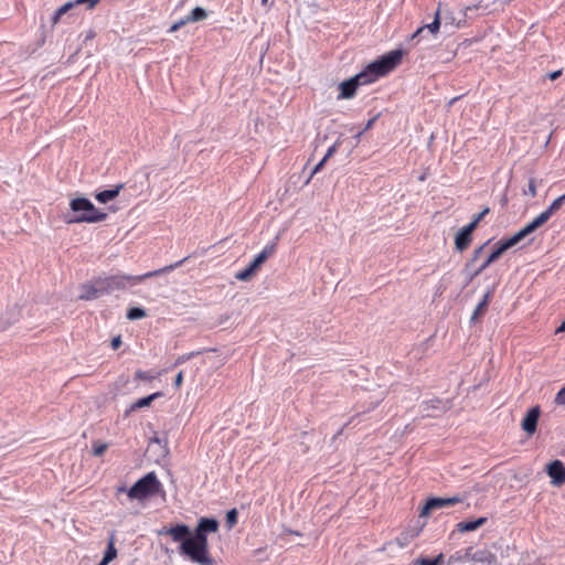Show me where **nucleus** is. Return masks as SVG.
Segmentation results:
<instances>
[{"label": "nucleus", "mask_w": 565, "mask_h": 565, "mask_svg": "<svg viewBox=\"0 0 565 565\" xmlns=\"http://www.w3.org/2000/svg\"><path fill=\"white\" fill-rule=\"evenodd\" d=\"M403 55V50H393L370 63L362 72L339 85L338 99L353 98L359 86L371 84L393 71L401 63Z\"/></svg>", "instance_id": "obj_1"}, {"label": "nucleus", "mask_w": 565, "mask_h": 565, "mask_svg": "<svg viewBox=\"0 0 565 565\" xmlns=\"http://www.w3.org/2000/svg\"><path fill=\"white\" fill-rule=\"evenodd\" d=\"M218 526L216 519L201 518L192 532V540L180 544V553L200 565H214V559L209 554L207 534L217 532Z\"/></svg>", "instance_id": "obj_2"}, {"label": "nucleus", "mask_w": 565, "mask_h": 565, "mask_svg": "<svg viewBox=\"0 0 565 565\" xmlns=\"http://www.w3.org/2000/svg\"><path fill=\"white\" fill-rule=\"evenodd\" d=\"M184 260L185 258L169 266H164L163 268L148 271L142 275L116 274L109 277H100V284L103 285L105 295H109L117 290H125L127 288L134 287L147 278L159 276L163 273H169L178 268Z\"/></svg>", "instance_id": "obj_3"}, {"label": "nucleus", "mask_w": 565, "mask_h": 565, "mask_svg": "<svg viewBox=\"0 0 565 565\" xmlns=\"http://www.w3.org/2000/svg\"><path fill=\"white\" fill-rule=\"evenodd\" d=\"M73 216L67 223H97L106 220L107 214L98 210L87 198H75L70 202Z\"/></svg>", "instance_id": "obj_4"}, {"label": "nucleus", "mask_w": 565, "mask_h": 565, "mask_svg": "<svg viewBox=\"0 0 565 565\" xmlns=\"http://www.w3.org/2000/svg\"><path fill=\"white\" fill-rule=\"evenodd\" d=\"M159 492H163L162 483L159 481L157 475L151 471L137 480L127 491L130 500L143 501L148 498L154 497Z\"/></svg>", "instance_id": "obj_5"}, {"label": "nucleus", "mask_w": 565, "mask_h": 565, "mask_svg": "<svg viewBox=\"0 0 565 565\" xmlns=\"http://www.w3.org/2000/svg\"><path fill=\"white\" fill-rule=\"evenodd\" d=\"M466 495H454L449 498H428L420 510V516H428L434 510L448 508L462 502Z\"/></svg>", "instance_id": "obj_6"}, {"label": "nucleus", "mask_w": 565, "mask_h": 565, "mask_svg": "<svg viewBox=\"0 0 565 565\" xmlns=\"http://www.w3.org/2000/svg\"><path fill=\"white\" fill-rule=\"evenodd\" d=\"M478 9H479V4L466 7L463 10L459 11V15H460L459 18H456L451 11L446 10V11H444L441 19L444 20L446 25L450 24V25H455L456 28H461L465 24L466 19L467 18L471 19L472 12L477 11Z\"/></svg>", "instance_id": "obj_7"}, {"label": "nucleus", "mask_w": 565, "mask_h": 565, "mask_svg": "<svg viewBox=\"0 0 565 565\" xmlns=\"http://www.w3.org/2000/svg\"><path fill=\"white\" fill-rule=\"evenodd\" d=\"M545 471L551 478L553 487H561L565 483V465L562 460L555 459L546 465Z\"/></svg>", "instance_id": "obj_8"}, {"label": "nucleus", "mask_w": 565, "mask_h": 565, "mask_svg": "<svg viewBox=\"0 0 565 565\" xmlns=\"http://www.w3.org/2000/svg\"><path fill=\"white\" fill-rule=\"evenodd\" d=\"M159 535H170L174 542H188L192 540V532L186 524H175L171 527H163Z\"/></svg>", "instance_id": "obj_9"}, {"label": "nucleus", "mask_w": 565, "mask_h": 565, "mask_svg": "<svg viewBox=\"0 0 565 565\" xmlns=\"http://www.w3.org/2000/svg\"><path fill=\"white\" fill-rule=\"evenodd\" d=\"M103 285L100 284V277L94 279L90 282L83 284L81 286V294L78 295V299L81 300H94L105 295L103 290Z\"/></svg>", "instance_id": "obj_10"}, {"label": "nucleus", "mask_w": 565, "mask_h": 565, "mask_svg": "<svg viewBox=\"0 0 565 565\" xmlns=\"http://www.w3.org/2000/svg\"><path fill=\"white\" fill-rule=\"evenodd\" d=\"M441 24V17H440V10L438 9L435 13L434 21L431 23L425 24L420 28H418L412 35V41L417 40L419 42L424 38V32L427 31L433 36H436L440 29Z\"/></svg>", "instance_id": "obj_11"}, {"label": "nucleus", "mask_w": 565, "mask_h": 565, "mask_svg": "<svg viewBox=\"0 0 565 565\" xmlns=\"http://www.w3.org/2000/svg\"><path fill=\"white\" fill-rule=\"evenodd\" d=\"M540 414H541V409L539 406L531 407L526 412V414L522 420V428L529 435H532L536 431Z\"/></svg>", "instance_id": "obj_12"}, {"label": "nucleus", "mask_w": 565, "mask_h": 565, "mask_svg": "<svg viewBox=\"0 0 565 565\" xmlns=\"http://www.w3.org/2000/svg\"><path fill=\"white\" fill-rule=\"evenodd\" d=\"M507 250L500 243L497 244L495 248L492 253L487 257V259L473 271L469 273V281H471L475 277L479 276L487 267H489L493 262L499 259L503 253Z\"/></svg>", "instance_id": "obj_13"}, {"label": "nucleus", "mask_w": 565, "mask_h": 565, "mask_svg": "<svg viewBox=\"0 0 565 565\" xmlns=\"http://www.w3.org/2000/svg\"><path fill=\"white\" fill-rule=\"evenodd\" d=\"M473 231V225L467 224L457 233L455 237V246L458 252H463L468 248Z\"/></svg>", "instance_id": "obj_14"}, {"label": "nucleus", "mask_w": 565, "mask_h": 565, "mask_svg": "<svg viewBox=\"0 0 565 565\" xmlns=\"http://www.w3.org/2000/svg\"><path fill=\"white\" fill-rule=\"evenodd\" d=\"M263 260L256 255L255 258L250 262V264L235 274V278L241 281H247L250 277L260 268L263 265Z\"/></svg>", "instance_id": "obj_15"}, {"label": "nucleus", "mask_w": 565, "mask_h": 565, "mask_svg": "<svg viewBox=\"0 0 565 565\" xmlns=\"http://www.w3.org/2000/svg\"><path fill=\"white\" fill-rule=\"evenodd\" d=\"M532 234L527 226L525 225L523 228H521L519 232H516L514 235L507 239H502L499 243L504 247L505 250L514 247L518 245L522 239H524L526 236Z\"/></svg>", "instance_id": "obj_16"}, {"label": "nucleus", "mask_w": 565, "mask_h": 565, "mask_svg": "<svg viewBox=\"0 0 565 565\" xmlns=\"http://www.w3.org/2000/svg\"><path fill=\"white\" fill-rule=\"evenodd\" d=\"M124 188V184L120 183V184H117L115 185L114 188L111 189H108V190H103V191H99L95 194V199L99 202V203H107L111 200H114L116 196H118V194L120 193V190Z\"/></svg>", "instance_id": "obj_17"}, {"label": "nucleus", "mask_w": 565, "mask_h": 565, "mask_svg": "<svg viewBox=\"0 0 565 565\" xmlns=\"http://www.w3.org/2000/svg\"><path fill=\"white\" fill-rule=\"evenodd\" d=\"M487 521H488V519L486 516H481V518H478L472 521L460 522L456 526H457V530L461 533L472 532V531L478 530L483 524H486Z\"/></svg>", "instance_id": "obj_18"}, {"label": "nucleus", "mask_w": 565, "mask_h": 565, "mask_svg": "<svg viewBox=\"0 0 565 565\" xmlns=\"http://www.w3.org/2000/svg\"><path fill=\"white\" fill-rule=\"evenodd\" d=\"M115 540H116L115 533H111L108 539V542H107L106 551L102 558V562L106 563L107 565L117 557V548L115 546Z\"/></svg>", "instance_id": "obj_19"}, {"label": "nucleus", "mask_w": 565, "mask_h": 565, "mask_svg": "<svg viewBox=\"0 0 565 565\" xmlns=\"http://www.w3.org/2000/svg\"><path fill=\"white\" fill-rule=\"evenodd\" d=\"M551 217L547 215L545 211H543L540 215H537L533 221L526 224L527 228L531 233L535 232L540 226L545 224Z\"/></svg>", "instance_id": "obj_20"}, {"label": "nucleus", "mask_w": 565, "mask_h": 565, "mask_svg": "<svg viewBox=\"0 0 565 565\" xmlns=\"http://www.w3.org/2000/svg\"><path fill=\"white\" fill-rule=\"evenodd\" d=\"M161 396L160 392H156L153 394H150L148 396L139 398L136 403L131 405V409H139L147 407L153 402L157 397Z\"/></svg>", "instance_id": "obj_21"}, {"label": "nucleus", "mask_w": 565, "mask_h": 565, "mask_svg": "<svg viewBox=\"0 0 565 565\" xmlns=\"http://www.w3.org/2000/svg\"><path fill=\"white\" fill-rule=\"evenodd\" d=\"M207 17L206 11L201 7H195L189 15L185 17V21L190 22H199L204 20Z\"/></svg>", "instance_id": "obj_22"}, {"label": "nucleus", "mask_w": 565, "mask_h": 565, "mask_svg": "<svg viewBox=\"0 0 565 565\" xmlns=\"http://www.w3.org/2000/svg\"><path fill=\"white\" fill-rule=\"evenodd\" d=\"M337 145L331 146L328 150L324 157L315 166V168L311 171V177L316 174L320 169L323 167V164L327 162V160L335 152Z\"/></svg>", "instance_id": "obj_23"}, {"label": "nucleus", "mask_w": 565, "mask_h": 565, "mask_svg": "<svg viewBox=\"0 0 565 565\" xmlns=\"http://www.w3.org/2000/svg\"><path fill=\"white\" fill-rule=\"evenodd\" d=\"M126 317L128 320L142 319L143 317H146V311L140 307H131L130 309H128Z\"/></svg>", "instance_id": "obj_24"}, {"label": "nucleus", "mask_w": 565, "mask_h": 565, "mask_svg": "<svg viewBox=\"0 0 565 565\" xmlns=\"http://www.w3.org/2000/svg\"><path fill=\"white\" fill-rule=\"evenodd\" d=\"M565 203V195H561L555 199L552 204L545 210L547 215L551 217L561 206Z\"/></svg>", "instance_id": "obj_25"}, {"label": "nucleus", "mask_w": 565, "mask_h": 565, "mask_svg": "<svg viewBox=\"0 0 565 565\" xmlns=\"http://www.w3.org/2000/svg\"><path fill=\"white\" fill-rule=\"evenodd\" d=\"M443 558L444 555L441 553L434 558L420 557L415 561V565H438Z\"/></svg>", "instance_id": "obj_26"}, {"label": "nucleus", "mask_w": 565, "mask_h": 565, "mask_svg": "<svg viewBox=\"0 0 565 565\" xmlns=\"http://www.w3.org/2000/svg\"><path fill=\"white\" fill-rule=\"evenodd\" d=\"M276 250V243L267 244L263 250L257 255L263 263H265Z\"/></svg>", "instance_id": "obj_27"}, {"label": "nucleus", "mask_w": 565, "mask_h": 565, "mask_svg": "<svg viewBox=\"0 0 565 565\" xmlns=\"http://www.w3.org/2000/svg\"><path fill=\"white\" fill-rule=\"evenodd\" d=\"M238 519V512L236 509H231L226 513V524L230 529L236 525Z\"/></svg>", "instance_id": "obj_28"}, {"label": "nucleus", "mask_w": 565, "mask_h": 565, "mask_svg": "<svg viewBox=\"0 0 565 565\" xmlns=\"http://www.w3.org/2000/svg\"><path fill=\"white\" fill-rule=\"evenodd\" d=\"M108 448V444L106 443H94L93 445V455L95 457H100L102 455H104V452L107 450Z\"/></svg>", "instance_id": "obj_29"}, {"label": "nucleus", "mask_w": 565, "mask_h": 565, "mask_svg": "<svg viewBox=\"0 0 565 565\" xmlns=\"http://www.w3.org/2000/svg\"><path fill=\"white\" fill-rule=\"evenodd\" d=\"M486 244L478 247L477 249H475L473 252V255H472V258L470 259L469 263H467L466 265V270H468L470 268V266L480 257V255L482 254L483 252V248H484Z\"/></svg>", "instance_id": "obj_30"}, {"label": "nucleus", "mask_w": 565, "mask_h": 565, "mask_svg": "<svg viewBox=\"0 0 565 565\" xmlns=\"http://www.w3.org/2000/svg\"><path fill=\"white\" fill-rule=\"evenodd\" d=\"M486 309L487 307L483 303L479 302L470 318V321L475 322L478 319V317L484 312Z\"/></svg>", "instance_id": "obj_31"}, {"label": "nucleus", "mask_w": 565, "mask_h": 565, "mask_svg": "<svg viewBox=\"0 0 565 565\" xmlns=\"http://www.w3.org/2000/svg\"><path fill=\"white\" fill-rule=\"evenodd\" d=\"M524 194H530L531 196H535L536 194V181L531 178L529 180L527 190H524Z\"/></svg>", "instance_id": "obj_32"}, {"label": "nucleus", "mask_w": 565, "mask_h": 565, "mask_svg": "<svg viewBox=\"0 0 565 565\" xmlns=\"http://www.w3.org/2000/svg\"><path fill=\"white\" fill-rule=\"evenodd\" d=\"M198 354V352H190L188 354H182L180 356H178V359L175 360L174 362V365H181L183 364L184 362H186L188 360L192 359L193 356H195Z\"/></svg>", "instance_id": "obj_33"}, {"label": "nucleus", "mask_w": 565, "mask_h": 565, "mask_svg": "<svg viewBox=\"0 0 565 565\" xmlns=\"http://www.w3.org/2000/svg\"><path fill=\"white\" fill-rule=\"evenodd\" d=\"M554 403L557 405H565V386L557 392Z\"/></svg>", "instance_id": "obj_34"}, {"label": "nucleus", "mask_w": 565, "mask_h": 565, "mask_svg": "<svg viewBox=\"0 0 565 565\" xmlns=\"http://www.w3.org/2000/svg\"><path fill=\"white\" fill-rule=\"evenodd\" d=\"M489 212V209H484L480 212L469 224L473 225V230L478 226L479 222L483 218V216Z\"/></svg>", "instance_id": "obj_35"}, {"label": "nucleus", "mask_w": 565, "mask_h": 565, "mask_svg": "<svg viewBox=\"0 0 565 565\" xmlns=\"http://www.w3.org/2000/svg\"><path fill=\"white\" fill-rule=\"evenodd\" d=\"M188 23V21H185V18L179 20L178 22L173 23L170 29H169V33H173L175 31H178L181 26L185 25Z\"/></svg>", "instance_id": "obj_36"}, {"label": "nucleus", "mask_w": 565, "mask_h": 565, "mask_svg": "<svg viewBox=\"0 0 565 565\" xmlns=\"http://www.w3.org/2000/svg\"><path fill=\"white\" fill-rule=\"evenodd\" d=\"M57 10H58V13L64 15L65 13L73 10V4L68 1L65 4L61 6Z\"/></svg>", "instance_id": "obj_37"}, {"label": "nucleus", "mask_w": 565, "mask_h": 565, "mask_svg": "<svg viewBox=\"0 0 565 565\" xmlns=\"http://www.w3.org/2000/svg\"><path fill=\"white\" fill-rule=\"evenodd\" d=\"M13 323L12 320H9V319H0V331H4L6 329H8L11 324Z\"/></svg>", "instance_id": "obj_38"}, {"label": "nucleus", "mask_w": 565, "mask_h": 565, "mask_svg": "<svg viewBox=\"0 0 565 565\" xmlns=\"http://www.w3.org/2000/svg\"><path fill=\"white\" fill-rule=\"evenodd\" d=\"M121 343H122V342H121V337H120V335H117V337H115V338L111 340V343H110V344H111V348H113L114 350H117V349L121 345Z\"/></svg>", "instance_id": "obj_39"}, {"label": "nucleus", "mask_w": 565, "mask_h": 565, "mask_svg": "<svg viewBox=\"0 0 565 565\" xmlns=\"http://www.w3.org/2000/svg\"><path fill=\"white\" fill-rule=\"evenodd\" d=\"M491 295H492V291H491V290H488V291L483 295V297H482V299H481V301H480V302H481V303H483L486 307H488V305H489V302H490V299H491Z\"/></svg>", "instance_id": "obj_40"}, {"label": "nucleus", "mask_w": 565, "mask_h": 565, "mask_svg": "<svg viewBox=\"0 0 565 565\" xmlns=\"http://www.w3.org/2000/svg\"><path fill=\"white\" fill-rule=\"evenodd\" d=\"M491 295H492V291H491V290H488V291L483 295V297H482V299H481V301H480V302H481V303H483L486 307H488V305H489V302H490V299H491Z\"/></svg>", "instance_id": "obj_41"}, {"label": "nucleus", "mask_w": 565, "mask_h": 565, "mask_svg": "<svg viewBox=\"0 0 565 565\" xmlns=\"http://www.w3.org/2000/svg\"><path fill=\"white\" fill-rule=\"evenodd\" d=\"M561 75H562V70H557V71H554V72L548 73V74H547V77H548L551 81H555V79H557Z\"/></svg>", "instance_id": "obj_42"}, {"label": "nucleus", "mask_w": 565, "mask_h": 565, "mask_svg": "<svg viewBox=\"0 0 565 565\" xmlns=\"http://www.w3.org/2000/svg\"><path fill=\"white\" fill-rule=\"evenodd\" d=\"M182 381H183V372L180 371L177 376H175V380H174V386L175 387H180L181 384H182Z\"/></svg>", "instance_id": "obj_43"}, {"label": "nucleus", "mask_w": 565, "mask_h": 565, "mask_svg": "<svg viewBox=\"0 0 565 565\" xmlns=\"http://www.w3.org/2000/svg\"><path fill=\"white\" fill-rule=\"evenodd\" d=\"M72 4H73V9L79 7V6H83V4H86L88 7V0H74V1H70Z\"/></svg>", "instance_id": "obj_44"}, {"label": "nucleus", "mask_w": 565, "mask_h": 565, "mask_svg": "<svg viewBox=\"0 0 565 565\" xmlns=\"http://www.w3.org/2000/svg\"><path fill=\"white\" fill-rule=\"evenodd\" d=\"M95 35L96 34L93 30L87 31L83 42L86 43L87 41L93 40L95 38Z\"/></svg>", "instance_id": "obj_45"}, {"label": "nucleus", "mask_w": 565, "mask_h": 565, "mask_svg": "<svg viewBox=\"0 0 565 565\" xmlns=\"http://www.w3.org/2000/svg\"><path fill=\"white\" fill-rule=\"evenodd\" d=\"M376 119H377V116H375V117L371 118V119L366 122L365 127L363 128V131L369 130V129L374 125V122L376 121Z\"/></svg>", "instance_id": "obj_46"}, {"label": "nucleus", "mask_w": 565, "mask_h": 565, "mask_svg": "<svg viewBox=\"0 0 565 565\" xmlns=\"http://www.w3.org/2000/svg\"><path fill=\"white\" fill-rule=\"evenodd\" d=\"M62 15H63V14L58 13V10H56V11L54 12L53 17H52V22H53V24H56V23L60 21V19H61V17H62Z\"/></svg>", "instance_id": "obj_47"}, {"label": "nucleus", "mask_w": 565, "mask_h": 565, "mask_svg": "<svg viewBox=\"0 0 565 565\" xmlns=\"http://www.w3.org/2000/svg\"><path fill=\"white\" fill-rule=\"evenodd\" d=\"M556 333H565V320L562 324L556 329Z\"/></svg>", "instance_id": "obj_48"}, {"label": "nucleus", "mask_w": 565, "mask_h": 565, "mask_svg": "<svg viewBox=\"0 0 565 565\" xmlns=\"http://www.w3.org/2000/svg\"><path fill=\"white\" fill-rule=\"evenodd\" d=\"M98 2L99 0H88V9L94 8Z\"/></svg>", "instance_id": "obj_49"}, {"label": "nucleus", "mask_w": 565, "mask_h": 565, "mask_svg": "<svg viewBox=\"0 0 565 565\" xmlns=\"http://www.w3.org/2000/svg\"><path fill=\"white\" fill-rule=\"evenodd\" d=\"M127 491L128 490L124 486L117 488V493H127Z\"/></svg>", "instance_id": "obj_50"}, {"label": "nucleus", "mask_w": 565, "mask_h": 565, "mask_svg": "<svg viewBox=\"0 0 565 565\" xmlns=\"http://www.w3.org/2000/svg\"><path fill=\"white\" fill-rule=\"evenodd\" d=\"M363 132H364V131H363V129H362L361 131H359V132L355 135V139H360Z\"/></svg>", "instance_id": "obj_51"}, {"label": "nucleus", "mask_w": 565, "mask_h": 565, "mask_svg": "<svg viewBox=\"0 0 565 565\" xmlns=\"http://www.w3.org/2000/svg\"><path fill=\"white\" fill-rule=\"evenodd\" d=\"M267 3H268V0H262V6H263V7H266V6H267Z\"/></svg>", "instance_id": "obj_52"}, {"label": "nucleus", "mask_w": 565, "mask_h": 565, "mask_svg": "<svg viewBox=\"0 0 565 565\" xmlns=\"http://www.w3.org/2000/svg\"><path fill=\"white\" fill-rule=\"evenodd\" d=\"M97 565H107V564L100 561Z\"/></svg>", "instance_id": "obj_53"}, {"label": "nucleus", "mask_w": 565, "mask_h": 565, "mask_svg": "<svg viewBox=\"0 0 565 565\" xmlns=\"http://www.w3.org/2000/svg\"><path fill=\"white\" fill-rule=\"evenodd\" d=\"M563 195H565V193Z\"/></svg>", "instance_id": "obj_54"}]
</instances>
